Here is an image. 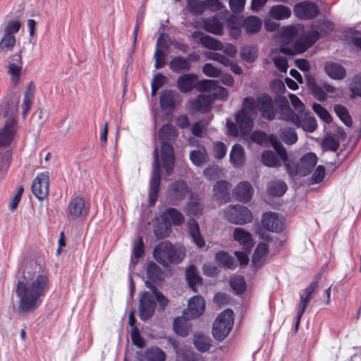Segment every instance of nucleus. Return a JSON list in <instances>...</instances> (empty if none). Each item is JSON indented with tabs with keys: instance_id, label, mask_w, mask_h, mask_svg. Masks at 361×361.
<instances>
[{
	"instance_id": "1",
	"label": "nucleus",
	"mask_w": 361,
	"mask_h": 361,
	"mask_svg": "<svg viewBox=\"0 0 361 361\" xmlns=\"http://www.w3.org/2000/svg\"><path fill=\"white\" fill-rule=\"evenodd\" d=\"M16 293L19 299L18 312L26 314L34 312L42 302L49 289V279L45 274H36L26 265L19 269Z\"/></svg>"
},
{
	"instance_id": "2",
	"label": "nucleus",
	"mask_w": 361,
	"mask_h": 361,
	"mask_svg": "<svg viewBox=\"0 0 361 361\" xmlns=\"http://www.w3.org/2000/svg\"><path fill=\"white\" fill-rule=\"evenodd\" d=\"M159 138L161 141V157L163 167L165 169L168 176L172 174L174 166V152L173 147L169 143L173 140L176 135V130L171 124H164L159 130Z\"/></svg>"
},
{
	"instance_id": "3",
	"label": "nucleus",
	"mask_w": 361,
	"mask_h": 361,
	"mask_svg": "<svg viewBox=\"0 0 361 361\" xmlns=\"http://www.w3.org/2000/svg\"><path fill=\"white\" fill-rule=\"evenodd\" d=\"M155 260L164 267L169 264H178L185 257V253L181 248L173 246L169 241L159 243L153 251Z\"/></svg>"
},
{
	"instance_id": "4",
	"label": "nucleus",
	"mask_w": 361,
	"mask_h": 361,
	"mask_svg": "<svg viewBox=\"0 0 361 361\" xmlns=\"http://www.w3.org/2000/svg\"><path fill=\"white\" fill-rule=\"evenodd\" d=\"M253 99L250 96L243 99L241 109L235 115V123L242 135L249 134L253 128L254 121L257 118L254 109Z\"/></svg>"
},
{
	"instance_id": "5",
	"label": "nucleus",
	"mask_w": 361,
	"mask_h": 361,
	"mask_svg": "<svg viewBox=\"0 0 361 361\" xmlns=\"http://www.w3.org/2000/svg\"><path fill=\"white\" fill-rule=\"evenodd\" d=\"M253 99L254 109L257 116L258 112L260 116L268 121H273L275 119L278 109L276 106V98L275 99L273 97L267 94L262 93L259 94L256 98L251 97Z\"/></svg>"
},
{
	"instance_id": "6",
	"label": "nucleus",
	"mask_w": 361,
	"mask_h": 361,
	"mask_svg": "<svg viewBox=\"0 0 361 361\" xmlns=\"http://www.w3.org/2000/svg\"><path fill=\"white\" fill-rule=\"evenodd\" d=\"M283 162L287 172L291 176H305L310 174L316 166L317 157L313 152H308L304 154L296 164L290 163L288 159Z\"/></svg>"
},
{
	"instance_id": "7",
	"label": "nucleus",
	"mask_w": 361,
	"mask_h": 361,
	"mask_svg": "<svg viewBox=\"0 0 361 361\" xmlns=\"http://www.w3.org/2000/svg\"><path fill=\"white\" fill-rule=\"evenodd\" d=\"M233 326V312L231 309L223 311L214 322L212 334L218 341L224 340Z\"/></svg>"
},
{
	"instance_id": "8",
	"label": "nucleus",
	"mask_w": 361,
	"mask_h": 361,
	"mask_svg": "<svg viewBox=\"0 0 361 361\" xmlns=\"http://www.w3.org/2000/svg\"><path fill=\"white\" fill-rule=\"evenodd\" d=\"M17 109L14 107L9 114V110L4 111L6 117L4 126L0 129V147L9 145L14 139L17 130V120L15 113Z\"/></svg>"
},
{
	"instance_id": "9",
	"label": "nucleus",
	"mask_w": 361,
	"mask_h": 361,
	"mask_svg": "<svg viewBox=\"0 0 361 361\" xmlns=\"http://www.w3.org/2000/svg\"><path fill=\"white\" fill-rule=\"evenodd\" d=\"M225 218L232 224L243 225L252 220L251 212L245 206L229 205L224 211Z\"/></svg>"
},
{
	"instance_id": "10",
	"label": "nucleus",
	"mask_w": 361,
	"mask_h": 361,
	"mask_svg": "<svg viewBox=\"0 0 361 361\" xmlns=\"http://www.w3.org/2000/svg\"><path fill=\"white\" fill-rule=\"evenodd\" d=\"M152 167L153 171L150 180V190L149 193V202L150 205L154 204L157 200L161 181V171L159 161V149L157 147H155L153 152Z\"/></svg>"
},
{
	"instance_id": "11",
	"label": "nucleus",
	"mask_w": 361,
	"mask_h": 361,
	"mask_svg": "<svg viewBox=\"0 0 361 361\" xmlns=\"http://www.w3.org/2000/svg\"><path fill=\"white\" fill-rule=\"evenodd\" d=\"M49 190V173L42 172L39 173L32 183V192L39 200L46 199Z\"/></svg>"
},
{
	"instance_id": "12",
	"label": "nucleus",
	"mask_w": 361,
	"mask_h": 361,
	"mask_svg": "<svg viewBox=\"0 0 361 361\" xmlns=\"http://www.w3.org/2000/svg\"><path fill=\"white\" fill-rule=\"evenodd\" d=\"M154 295L150 292L142 293L139 301V317L141 320L145 322L154 315L156 302Z\"/></svg>"
},
{
	"instance_id": "13",
	"label": "nucleus",
	"mask_w": 361,
	"mask_h": 361,
	"mask_svg": "<svg viewBox=\"0 0 361 361\" xmlns=\"http://www.w3.org/2000/svg\"><path fill=\"white\" fill-rule=\"evenodd\" d=\"M68 217L71 220H76L80 217L86 216L89 213V207L85 205L83 198L79 196L73 197L67 207Z\"/></svg>"
},
{
	"instance_id": "14",
	"label": "nucleus",
	"mask_w": 361,
	"mask_h": 361,
	"mask_svg": "<svg viewBox=\"0 0 361 361\" xmlns=\"http://www.w3.org/2000/svg\"><path fill=\"white\" fill-rule=\"evenodd\" d=\"M318 286L317 281H312L300 295V302L298 304V310L297 314L295 329L297 330L300 322V319L306 310V308L313 298V294L316 291Z\"/></svg>"
},
{
	"instance_id": "15",
	"label": "nucleus",
	"mask_w": 361,
	"mask_h": 361,
	"mask_svg": "<svg viewBox=\"0 0 361 361\" xmlns=\"http://www.w3.org/2000/svg\"><path fill=\"white\" fill-rule=\"evenodd\" d=\"M212 97L211 95L200 94L191 99L187 104V108L191 113H207L211 109Z\"/></svg>"
},
{
	"instance_id": "16",
	"label": "nucleus",
	"mask_w": 361,
	"mask_h": 361,
	"mask_svg": "<svg viewBox=\"0 0 361 361\" xmlns=\"http://www.w3.org/2000/svg\"><path fill=\"white\" fill-rule=\"evenodd\" d=\"M204 310V299L200 295H195L189 300L188 309L183 311V314L186 317L193 319L201 316Z\"/></svg>"
},
{
	"instance_id": "17",
	"label": "nucleus",
	"mask_w": 361,
	"mask_h": 361,
	"mask_svg": "<svg viewBox=\"0 0 361 361\" xmlns=\"http://www.w3.org/2000/svg\"><path fill=\"white\" fill-rule=\"evenodd\" d=\"M294 13L300 19H312L317 16L319 8L312 2L304 1L295 6Z\"/></svg>"
},
{
	"instance_id": "18",
	"label": "nucleus",
	"mask_w": 361,
	"mask_h": 361,
	"mask_svg": "<svg viewBox=\"0 0 361 361\" xmlns=\"http://www.w3.org/2000/svg\"><path fill=\"white\" fill-rule=\"evenodd\" d=\"M272 244L280 245H281L280 241H274L272 240H268V243H260L257 245L255 250L252 259V263L255 267L259 268L263 265L267 256L269 247Z\"/></svg>"
},
{
	"instance_id": "19",
	"label": "nucleus",
	"mask_w": 361,
	"mask_h": 361,
	"mask_svg": "<svg viewBox=\"0 0 361 361\" xmlns=\"http://www.w3.org/2000/svg\"><path fill=\"white\" fill-rule=\"evenodd\" d=\"M262 226L272 232H281L283 229V221L279 215L274 212H267L263 214L262 219Z\"/></svg>"
},
{
	"instance_id": "20",
	"label": "nucleus",
	"mask_w": 361,
	"mask_h": 361,
	"mask_svg": "<svg viewBox=\"0 0 361 361\" xmlns=\"http://www.w3.org/2000/svg\"><path fill=\"white\" fill-rule=\"evenodd\" d=\"M168 192L171 200L180 201L188 194V186L185 181L177 180L170 185Z\"/></svg>"
},
{
	"instance_id": "21",
	"label": "nucleus",
	"mask_w": 361,
	"mask_h": 361,
	"mask_svg": "<svg viewBox=\"0 0 361 361\" xmlns=\"http://www.w3.org/2000/svg\"><path fill=\"white\" fill-rule=\"evenodd\" d=\"M8 73L11 75L12 80L18 83L21 74L23 62L20 54H13L8 60Z\"/></svg>"
},
{
	"instance_id": "22",
	"label": "nucleus",
	"mask_w": 361,
	"mask_h": 361,
	"mask_svg": "<svg viewBox=\"0 0 361 361\" xmlns=\"http://www.w3.org/2000/svg\"><path fill=\"white\" fill-rule=\"evenodd\" d=\"M233 238L243 247L244 250L250 252L254 246L252 235L241 228H235L233 231Z\"/></svg>"
},
{
	"instance_id": "23",
	"label": "nucleus",
	"mask_w": 361,
	"mask_h": 361,
	"mask_svg": "<svg viewBox=\"0 0 361 361\" xmlns=\"http://www.w3.org/2000/svg\"><path fill=\"white\" fill-rule=\"evenodd\" d=\"M168 49L166 42L163 39L162 35L159 36L156 45V50L154 52L155 64L154 67L156 69H159L164 67L166 64V51Z\"/></svg>"
},
{
	"instance_id": "24",
	"label": "nucleus",
	"mask_w": 361,
	"mask_h": 361,
	"mask_svg": "<svg viewBox=\"0 0 361 361\" xmlns=\"http://www.w3.org/2000/svg\"><path fill=\"white\" fill-rule=\"evenodd\" d=\"M191 35L193 39L200 37V42L207 49L214 51L223 50L222 43L211 36L203 35L202 32L198 31L193 32Z\"/></svg>"
},
{
	"instance_id": "25",
	"label": "nucleus",
	"mask_w": 361,
	"mask_h": 361,
	"mask_svg": "<svg viewBox=\"0 0 361 361\" xmlns=\"http://www.w3.org/2000/svg\"><path fill=\"white\" fill-rule=\"evenodd\" d=\"M253 189L249 182H241L234 189L233 195L240 202H247L250 200Z\"/></svg>"
},
{
	"instance_id": "26",
	"label": "nucleus",
	"mask_w": 361,
	"mask_h": 361,
	"mask_svg": "<svg viewBox=\"0 0 361 361\" xmlns=\"http://www.w3.org/2000/svg\"><path fill=\"white\" fill-rule=\"evenodd\" d=\"M197 78V75L193 73H187L180 75L177 81L178 90L183 93L190 92L195 87Z\"/></svg>"
},
{
	"instance_id": "27",
	"label": "nucleus",
	"mask_w": 361,
	"mask_h": 361,
	"mask_svg": "<svg viewBox=\"0 0 361 361\" xmlns=\"http://www.w3.org/2000/svg\"><path fill=\"white\" fill-rule=\"evenodd\" d=\"M190 159L196 166H201L209 160L206 148L202 145L198 146L190 152Z\"/></svg>"
},
{
	"instance_id": "28",
	"label": "nucleus",
	"mask_w": 361,
	"mask_h": 361,
	"mask_svg": "<svg viewBox=\"0 0 361 361\" xmlns=\"http://www.w3.org/2000/svg\"><path fill=\"white\" fill-rule=\"evenodd\" d=\"M229 188L230 184L226 180L218 181L214 186V197L221 204L225 203L229 200Z\"/></svg>"
},
{
	"instance_id": "29",
	"label": "nucleus",
	"mask_w": 361,
	"mask_h": 361,
	"mask_svg": "<svg viewBox=\"0 0 361 361\" xmlns=\"http://www.w3.org/2000/svg\"><path fill=\"white\" fill-rule=\"evenodd\" d=\"M188 229L193 243L197 245L198 247H204L205 243L200 233V226L197 221L194 219H190L188 222Z\"/></svg>"
},
{
	"instance_id": "30",
	"label": "nucleus",
	"mask_w": 361,
	"mask_h": 361,
	"mask_svg": "<svg viewBox=\"0 0 361 361\" xmlns=\"http://www.w3.org/2000/svg\"><path fill=\"white\" fill-rule=\"evenodd\" d=\"M190 319L183 314L182 317H176L173 320V330L180 336H186L191 330V325L189 323Z\"/></svg>"
},
{
	"instance_id": "31",
	"label": "nucleus",
	"mask_w": 361,
	"mask_h": 361,
	"mask_svg": "<svg viewBox=\"0 0 361 361\" xmlns=\"http://www.w3.org/2000/svg\"><path fill=\"white\" fill-rule=\"evenodd\" d=\"M326 74L332 79L341 80L345 77V69L336 62H327L324 66Z\"/></svg>"
},
{
	"instance_id": "32",
	"label": "nucleus",
	"mask_w": 361,
	"mask_h": 361,
	"mask_svg": "<svg viewBox=\"0 0 361 361\" xmlns=\"http://www.w3.org/2000/svg\"><path fill=\"white\" fill-rule=\"evenodd\" d=\"M295 126L309 133L314 132L317 128L315 118L310 113L305 111L302 112V117H299V123Z\"/></svg>"
},
{
	"instance_id": "33",
	"label": "nucleus",
	"mask_w": 361,
	"mask_h": 361,
	"mask_svg": "<svg viewBox=\"0 0 361 361\" xmlns=\"http://www.w3.org/2000/svg\"><path fill=\"white\" fill-rule=\"evenodd\" d=\"M283 104L281 105V118L291 122L294 125L299 123V117H302L299 114L295 113L288 105L287 100L284 98L282 101Z\"/></svg>"
},
{
	"instance_id": "34",
	"label": "nucleus",
	"mask_w": 361,
	"mask_h": 361,
	"mask_svg": "<svg viewBox=\"0 0 361 361\" xmlns=\"http://www.w3.org/2000/svg\"><path fill=\"white\" fill-rule=\"evenodd\" d=\"M185 277L189 286L194 292H197V286L202 284V278L199 275L197 269L190 265L185 272Z\"/></svg>"
},
{
	"instance_id": "35",
	"label": "nucleus",
	"mask_w": 361,
	"mask_h": 361,
	"mask_svg": "<svg viewBox=\"0 0 361 361\" xmlns=\"http://www.w3.org/2000/svg\"><path fill=\"white\" fill-rule=\"evenodd\" d=\"M230 161L235 167H240L245 161V152L243 147L235 144L233 146L230 153Z\"/></svg>"
},
{
	"instance_id": "36",
	"label": "nucleus",
	"mask_w": 361,
	"mask_h": 361,
	"mask_svg": "<svg viewBox=\"0 0 361 361\" xmlns=\"http://www.w3.org/2000/svg\"><path fill=\"white\" fill-rule=\"evenodd\" d=\"M202 27L206 31L214 35H221L223 31V25L217 17L204 19Z\"/></svg>"
},
{
	"instance_id": "37",
	"label": "nucleus",
	"mask_w": 361,
	"mask_h": 361,
	"mask_svg": "<svg viewBox=\"0 0 361 361\" xmlns=\"http://www.w3.org/2000/svg\"><path fill=\"white\" fill-rule=\"evenodd\" d=\"M262 161L264 165L269 167H279L281 165L283 159L273 151L267 150L262 154Z\"/></svg>"
},
{
	"instance_id": "38",
	"label": "nucleus",
	"mask_w": 361,
	"mask_h": 361,
	"mask_svg": "<svg viewBox=\"0 0 361 361\" xmlns=\"http://www.w3.org/2000/svg\"><path fill=\"white\" fill-rule=\"evenodd\" d=\"M170 68L176 73L189 71L191 67L190 61L183 56H176L170 62Z\"/></svg>"
},
{
	"instance_id": "39",
	"label": "nucleus",
	"mask_w": 361,
	"mask_h": 361,
	"mask_svg": "<svg viewBox=\"0 0 361 361\" xmlns=\"http://www.w3.org/2000/svg\"><path fill=\"white\" fill-rule=\"evenodd\" d=\"M185 212L188 216H199L202 215L203 206L201 204L200 200L197 197L191 196L187 204Z\"/></svg>"
},
{
	"instance_id": "40",
	"label": "nucleus",
	"mask_w": 361,
	"mask_h": 361,
	"mask_svg": "<svg viewBox=\"0 0 361 361\" xmlns=\"http://www.w3.org/2000/svg\"><path fill=\"white\" fill-rule=\"evenodd\" d=\"M165 221H171L174 225H180L184 222V216L180 212L175 208H169L162 214Z\"/></svg>"
},
{
	"instance_id": "41",
	"label": "nucleus",
	"mask_w": 361,
	"mask_h": 361,
	"mask_svg": "<svg viewBox=\"0 0 361 361\" xmlns=\"http://www.w3.org/2000/svg\"><path fill=\"white\" fill-rule=\"evenodd\" d=\"M145 286L151 289L150 293L154 295V301L157 300L158 302L159 310H164L169 303V300L150 281H146Z\"/></svg>"
},
{
	"instance_id": "42",
	"label": "nucleus",
	"mask_w": 361,
	"mask_h": 361,
	"mask_svg": "<svg viewBox=\"0 0 361 361\" xmlns=\"http://www.w3.org/2000/svg\"><path fill=\"white\" fill-rule=\"evenodd\" d=\"M193 344L199 351L207 352L212 346V340L207 336L197 334L194 336Z\"/></svg>"
},
{
	"instance_id": "43",
	"label": "nucleus",
	"mask_w": 361,
	"mask_h": 361,
	"mask_svg": "<svg viewBox=\"0 0 361 361\" xmlns=\"http://www.w3.org/2000/svg\"><path fill=\"white\" fill-rule=\"evenodd\" d=\"M287 190V185L282 180L271 181L267 186V192L270 195L282 196Z\"/></svg>"
},
{
	"instance_id": "44",
	"label": "nucleus",
	"mask_w": 361,
	"mask_h": 361,
	"mask_svg": "<svg viewBox=\"0 0 361 361\" xmlns=\"http://www.w3.org/2000/svg\"><path fill=\"white\" fill-rule=\"evenodd\" d=\"M270 16L277 20L286 19L291 15L290 9L283 5H277L271 7L269 11Z\"/></svg>"
},
{
	"instance_id": "45",
	"label": "nucleus",
	"mask_w": 361,
	"mask_h": 361,
	"mask_svg": "<svg viewBox=\"0 0 361 361\" xmlns=\"http://www.w3.org/2000/svg\"><path fill=\"white\" fill-rule=\"evenodd\" d=\"M262 27L261 20L255 16L246 18L243 23V27L247 33L257 32Z\"/></svg>"
},
{
	"instance_id": "46",
	"label": "nucleus",
	"mask_w": 361,
	"mask_h": 361,
	"mask_svg": "<svg viewBox=\"0 0 361 361\" xmlns=\"http://www.w3.org/2000/svg\"><path fill=\"white\" fill-rule=\"evenodd\" d=\"M147 276L148 281L152 283V282H157L161 279L162 271L157 264L150 262L147 264Z\"/></svg>"
},
{
	"instance_id": "47",
	"label": "nucleus",
	"mask_w": 361,
	"mask_h": 361,
	"mask_svg": "<svg viewBox=\"0 0 361 361\" xmlns=\"http://www.w3.org/2000/svg\"><path fill=\"white\" fill-rule=\"evenodd\" d=\"M145 357L147 361H165V353L158 347H152L146 350Z\"/></svg>"
},
{
	"instance_id": "48",
	"label": "nucleus",
	"mask_w": 361,
	"mask_h": 361,
	"mask_svg": "<svg viewBox=\"0 0 361 361\" xmlns=\"http://www.w3.org/2000/svg\"><path fill=\"white\" fill-rule=\"evenodd\" d=\"M280 137L283 142L288 145H293L298 140V135L295 128L286 127L281 130Z\"/></svg>"
},
{
	"instance_id": "49",
	"label": "nucleus",
	"mask_w": 361,
	"mask_h": 361,
	"mask_svg": "<svg viewBox=\"0 0 361 361\" xmlns=\"http://www.w3.org/2000/svg\"><path fill=\"white\" fill-rule=\"evenodd\" d=\"M171 231V224L166 221L158 223L154 228V233L157 239H164L168 237Z\"/></svg>"
},
{
	"instance_id": "50",
	"label": "nucleus",
	"mask_w": 361,
	"mask_h": 361,
	"mask_svg": "<svg viewBox=\"0 0 361 361\" xmlns=\"http://www.w3.org/2000/svg\"><path fill=\"white\" fill-rule=\"evenodd\" d=\"M334 110L336 115L346 126L350 127L353 125L352 118L345 106L341 104H336L334 106Z\"/></svg>"
},
{
	"instance_id": "51",
	"label": "nucleus",
	"mask_w": 361,
	"mask_h": 361,
	"mask_svg": "<svg viewBox=\"0 0 361 361\" xmlns=\"http://www.w3.org/2000/svg\"><path fill=\"white\" fill-rule=\"evenodd\" d=\"M269 144H270L274 147L276 153L281 157L283 161L287 160V152L285 148L278 140L276 135H270L268 136V145Z\"/></svg>"
},
{
	"instance_id": "52",
	"label": "nucleus",
	"mask_w": 361,
	"mask_h": 361,
	"mask_svg": "<svg viewBox=\"0 0 361 361\" xmlns=\"http://www.w3.org/2000/svg\"><path fill=\"white\" fill-rule=\"evenodd\" d=\"M215 259L221 263L225 267L231 269L235 268L236 264L233 257L229 256L226 252L220 251L216 254Z\"/></svg>"
},
{
	"instance_id": "53",
	"label": "nucleus",
	"mask_w": 361,
	"mask_h": 361,
	"mask_svg": "<svg viewBox=\"0 0 361 361\" xmlns=\"http://www.w3.org/2000/svg\"><path fill=\"white\" fill-rule=\"evenodd\" d=\"M16 44L15 35L4 33L0 41V52L11 51Z\"/></svg>"
},
{
	"instance_id": "54",
	"label": "nucleus",
	"mask_w": 361,
	"mask_h": 361,
	"mask_svg": "<svg viewBox=\"0 0 361 361\" xmlns=\"http://www.w3.org/2000/svg\"><path fill=\"white\" fill-rule=\"evenodd\" d=\"M160 104L163 109H173L174 107V96L171 90H165L161 93Z\"/></svg>"
},
{
	"instance_id": "55",
	"label": "nucleus",
	"mask_w": 361,
	"mask_h": 361,
	"mask_svg": "<svg viewBox=\"0 0 361 361\" xmlns=\"http://www.w3.org/2000/svg\"><path fill=\"white\" fill-rule=\"evenodd\" d=\"M187 7L188 11L193 15H200L206 9L204 1L187 0Z\"/></svg>"
},
{
	"instance_id": "56",
	"label": "nucleus",
	"mask_w": 361,
	"mask_h": 361,
	"mask_svg": "<svg viewBox=\"0 0 361 361\" xmlns=\"http://www.w3.org/2000/svg\"><path fill=\"white\" fill-rule=\"evenodd\" d=\"M230 285L237 293H242L245 291L246 286L243 276H237L231 279Z\"/></svg>"
},
{
	"instance_id": "57",
	"label": "nucleus",
	"mask_w": 361,
	"mask_h": 361,
	"mask_svg": "<svg viewBox=\"0 0 361 361\" xmlns=\"http://www.w3.org/2000/svg\"><path fill=\"white\" fill-rule=\"evenodd\" d=\"M241 58L247 62H252L257 58V50L253 47H245L240 51Z\"/></svg>"
},
{
	"instance_id": "58",
	"label": "nucleus",
	"mask_w": 361,
	"mask_h": 361,
	"mask_svg": "<svg viewBox=\"0 0 361 361\" xmlns=\"http://www.w3.org/2000/svg\"><path fill=\"white\" fill-rule=\"evenodd\" d=\"M350 90L351 99L356 96L361 97V75H357L352 78Z\"/></svg>"
},
{
	"instance_id": "59",
	"label": "nucleus",
	"mask_w": 361,
	"mask_h": 361,
	"mask_svg": "<svg viewBox=\"0 0 361 361\" xmlns=\"http://www.w3.org/2000/svg\"><path fill=\"white\" fill-rule=\"evenodd\" d=\"M216 80L204 79L195 82V87L200 92L212 91L215 87Z\"/></svg>"
},
{
	"instance_id": "60",
	"label": "nucleus",
	"mask_w": 361,
	"mask_h": 361,
	"mask_svg": "<svg viewBox=\"0 0 361 361\" xmlns=\"http://www.w3.org/2000/svg\"><path fill=\"white\" fill-rule=\"evenodd\" d=\"M312 109L326 123H330L331 121V117L328 111L324 108L321 104L314 103L312 104Z\"/></svg>"
},
{
	"instance_id": "61",
	"label": "nucleus",
	"mask_w": 361,
	"mask_h": 361,
	"mask_svg": "<svg viewBox=\"0 0 361 361\" xmlns=\"http://www.w3.org/2000/svg\"><path fill=\"white\" fill-rule=\"evenodd\" d=\"M212 97V102L214 99L226 100L228 97V90L221 86H217L216 83L215 87L212 90V94H210Z\"/></svg>"
},
{
	"instance_id": "62",
	"label": "nucleus",
	"mask_w": 361,
	"mask_h": 361,
	"mask_svg": "<svg viewBox=\"0 0 361 361\" xmlns=\"http://www.w3.org/2000/svg\"><path fill=\"white\" fill-rule=\"evenodd\" d=\"M144 255V243L142 237H138L134 243L133 259H140Z\"/></svg>"
},
{
	"instance_id": "63",
	"label": "nucleus",
	"mask_w": 361,
	"mask_h": 361,
	"mask_svg": "<svg viewBox=\"0 0 361 361\" xmlns=\"http://www.w3.org/2000/svg\"><path fill=\"white\" fill-rule=\"evenodd\" d=\"M251 140L262 146L268 145V135L262 131H254L250 136Z\"/></svg>"
},
{
	"instance_id": "64",
	"label": "nucleus",
	"mask_w": 361,
	"mask_h": 361,
	"mask_svg": "<svg viewBox=\"0 0 361 361\" xmlns=\"http://www.w3.org/2000/svg\"><path fill=\"white\" fill-rule=\"evenodd\" d=\"M221 173V169L218 166L215 165L206 168L203 171L204 176L208 180L216 179L218 177L220 176Z\"/></svg>"
}]
</instances>
